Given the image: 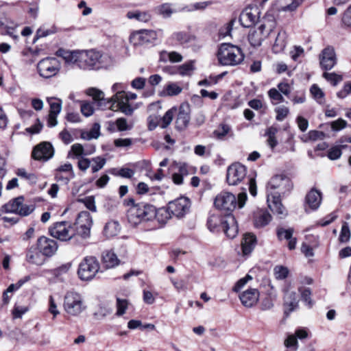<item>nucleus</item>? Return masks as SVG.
I'll use <instances>...</instances> for the list:
<instances>
[{
  "label": "nucleus",
  "mask_w": 351,
  "mask_h": 351,
  "mask_svg": "<svg viewBox=\"0 0 351 351\" xmlns=\"http://www.w3.org/2000/svg\"><path fill=\"white\" fill-rule=\"evenodd\" d=\"M306 203L311 209L316 210L322 202V193L316 189H311L306 195Z\"/></svg>",
  "instance_id": "obj_26"
},
{
  "label": "nucleus",
  "mask_w": 351,
  "mask_h": 351,
  "mask_svg": "<svg viewBox=\"0 0 351 351\" xmlns=\"http://www.w3.org/2000/svg\"><path fill=\"white\" fill-rule=\"evenodd\" d=\"M176 111V109L172 108L166 112L162 118V123L160 125L162 128H166L171 123Z\"/></svg>",
  "instance_id": "obj_43"
},
{
  "label": "nucleus",
  "mask_w": 351,
  "mask_h": 351,
  "mask_svg": "<svg viewBox=\"0 0 351 351\" xmlns=\"http://www.w3.org/2000/svg\"><path fill=\"white\" fill-rule=\"evenodd\" d=\"M285 345L287 348L293 349V351L298 350V340L294 335H289L285 341Z\"/></svg>",
  "instance_id": "obj_59"
},
{
  "label": "nucleus",
  "mask_w": 351,
  "mask_h": 351,
  "mask_svg": "<svg viewBox=\"0 0 351 351\" xmlns=\"http://www.w3.org/2000/svg\"><path fill=\"white\" fill-rule=\"evenodd\" d=\"M276 299H271V298H264L261 303V309L262 311H268L271 309L274 306V302Z\"/></svg>",
  "instance_id": "obj_55"
},
{
  "label": "nucleus",
  "mask_w": 351,
  "mask_h": 351,
  "mask_svg": "<svg viewBox=\"0 0 351 351\" xmlns=\"http://www.w3.org/2000/svg\"><path fill=\"white\" fill-rule=\"evenodd\" d=\"M171 37L180 44L189 43L191 40L190 35L184 32H175L172 34Z\"/></svg>",
  "instance_id": "obj_47"
},
{
  "label": "nucleus",
  "mask_w": 351,
  "mask_h": 351,
  "mask_svg": "<svg viewBox=\"0 0 351 351\" xmlns=\"http://www.w3.org/2000/svg\"><path fill=\"white\" fill-rule=\"evenodd\" d=\"M313 239V242L311 244H307L304 242L301 246V251L306 257H312L314 256L313 248L318 247V237L313 235H307L306 237V240Z\"/></svg>",
  "instance_id": "obj_31"
},
{
  "label": "nucleus",
  "mask_w": 351,
  "mask_h": 351,
  "mask_svg": "<svg viewBox=\"0 0 351 351\" xmlns=\"http://www.w3.org/2000/svg\"><path fill=\"white\" fill-rule=\"evenodd\" d=\"M39 249L35 247H31L26 253V260L31 264L41 265L44 263V258Z\"/></svg>",
  "instance_id": "obj_27"
},
{
  "label": "nucleus",
  "mask_w": 351,
  "mask_h": 351,
  "mask_svg": "<svg viewBox=\"0 0 351 351\" xmlns=\"http://www.w3.org/2000/svg\"><path fill=\"white\" fill-rule=\"evenodd\" d=\"M47 101L50 106V114H58L62 109V102L56 98H48Z\"/></svg>",
  "instance_id": "obj_40"
},
{
  "label": "nucleus",
  "mask_w": 351,
  "mask_h": 351,
  "mask_svg": "<svg viewBox=\"0 0 351 351\" xmlns=\"http://www.w3.org/2000/svg\"><path fill=\"white\" fill-rule=\"evenodd\" d=\"M299 291L301 294L302 300L306 303L309 307L313 306V302L311 299V291L309 288L301 287L299 289Z\"/></svg>",
  "instance_id": "obj_48"
},
{
  "label": "nucleus",
  "mask_w": 351,
  "mask_h": 351,
  "mask_svg": "<svg viewBox=\"0 0 351 351\" xmlns=\"http://www.w3.org/2000/svg\"><path fill=\"white\" fill-rule=\"evenodd\" d=\"M112 58L95 50L78 51L75 64L83 70H99L109 67Z\"/></svg>",
  "instance_id": "obj_3"
},
{
  "label": "nucleus",
  "mask_w": 351,
  "mask_h": 351,
  "mask_svg": "<svg viewBox=\"0 0 351 351\" xmlns=\"http://www.w3.org/2000/svg\"><path fill=\"white\" fill-rule=\"evenodd\" d=\"M247 168L240 162L230 165L227 169L226 180L229 185L235 186L246 178Z\"/></svg>",
  "instance_id": "obj_11"
},
{
  "label": "nucleus",
  "mask_w": 351,
  "mask_h": 351,
  "mask_svg": "<svg viewBox=\"0 0 351 351\" xmlns=\"http://www.w3.org/2000/svg\"><path fill=\"white\" fill-rule=\"evenodd\" d=\"M101 261L107 269L112 268L119 263L117 255L111 250H107L102 253Z\"/></svg>",
  "instance_id": "obj_29"
},
{
  "label": "nucleus",
  "mask_w": 351,
  "mask_h": 351,
  "mask_svg": "<svg viewBox=\"0 0 351 351\" xmlns=\"http://www.w3.org/2000/svg\"><path fill=\"white\" fill-rule=\"evenodd\" d=\"M126 16L130 19H136L139 22L148 23L152 20V16L149 11H130Z\"/></svg>",
  "instance_id": "obj_32"
},
{
  "label": "nucleus",
  "mask_w": 351,
  "mask_h": 351,
  "mask_svg": "<svg viewBox=\"0 0 351 351\" xmlns=\"http://www.w3.org/2000/svg\"><path fill=\"white\" fill-rule=\"evenodd\" d=\"M193 70V62H189L179 66L177 69V73L182 76L189 75Z\"/></svg>",
  "instance_id": "obj_45"
},
{
  "label": "nucleus",
  "mask_w": 351,
  "mask_h": 351,
  "mask_svg": "<svg viewBox=\"0 0 351 351\" xmlns=\"http://www.w3.org/2000/svg\"><path fill=\"white\" fill-rule=\"evenodd\" d=\"M269 32L265 31V25L261 24L258 28L252 29L248 34V40L254 47L261 45L262 42L268 36Z\"/></svg>",
  "instance_id": "obj_20"
},
{
  "label": "nucleus",
  "mask_w": 351,
  "mask_h": 351,
  "mask_svg": "<svg viewBox=\"0 0 351 351\" xmlns=\"http://www.w3.org/2000/svg\"><path fill=\"white\" fill-rule=\"evenodd\" d=\"M351 233L349 228L348 223L346 221L343 222L341 232L339 237V241L341 243H347L350 241Z\"/></svg>",
  "instance_id": "obj_39"
},
{
  "label": "nucleus",
  "mask_w": 351,
  "mask_h": 351,
  "mask_svg": "<svg viewBox=\"0 0 351 351\" xmlns=\"http://www.w3.org/2000/svg\"><path fill=\"white\" fill-rule=\"evenodd\" d=\"M322 76L334 86L342 80V76L335 73L324 72Z\"/></svg>",
  "instance_id": "obj_42"
},
{
  "label": "nucleus",
  "mask_w": 351,
  "mask_h": 351,
  "mask_svg": "<svg viewBox=\"0 0 351 351\" xmlns=\"http://www.w3.org/2000/svg\"><path fill=\"white\" fill-rule=\"evenodd\" d=\"M58 32V28L53 25L49 29H45L43 27L39 28L35 36V39H38L39 38L46 37L49 35L53 34Z\"/></svg>",
  "instance_id": "obj_44"
},
{
  "label": "nucleus",
  "mask_w": 351,
  "mask_h": 351,
  "mask_svg": "<svg viewBox=\"0 0 351 351\" xmlns=\"http://www.w3.org/2000/svg\"><path fill=\"white\" fill-rule=\"evenodd\" d=\"M247 200L246 192L240 193L238 195V199L236 196L230 192L221 191L215 198L214 205L217 209L224 212L226 217H232V212L237 206L241 208L244 206Z\"/></svg>",
  "instance_id": "obj_4"
},
{
  "label": "nucleus",
  "mask_w": 351,
  "mask_h": 351,
  "mask_svg": "<svg viewBox=\"0 0 351 351\" xmlns=\"http://www.w3.org/2000/svg\"><path fill=\"white\" fill-rule=\"evenodd\" d=\"M87 94L91 96L93 100L97 102L99 108L105 109L109 108L112 110H118L114 101V95L109 99L104 97V93L95 88H90L87 90Z\"/></svg>",
  "instance_id": "obj_14"
},
{
  "label": "nucleus",
  "mask_w": 351,
  "mask_h": 351,
  "mask_svg": "<svg viewBox=\"0 0 351 351\" xmlns=\"http://www.w3.org/2000/svg\"><path fill=\"white\" fill-rule=\"evenodd\" d=\"M190 109L189 105H181L176 120V127L178 130L186 128L190 121Z\"/></svg>",
  "instance_id": "obj_22"
},
{
  "label": "nucleus",
  "mask_w": 351,
  "mask_h": 351,
  "mask_svg": "<svg viewBox=\"0 0 351 351\" xmlns=\"http://www.w3.org/2000/svg\"><path fill=\"white\" fill-rule=\"evenodd\" d=\"M311 94L317 103L322 104L324 102V93L322 90L317 85L313 84L310 88Z\"/></svg>",
  "instance_id": "obj_38"
},
{
  "label": "nucleus",
  "mask_w": 351,
  "mask_h": 351,
  "mask_svg": "<svg viewBox=\"0 0 351 351\" xmlns=\"http://www.w3.org/2000/svg\"><path fill=\"white\" fill-rule=\"evenodd\" d=\"M268 185L272 189L278 190L276 194L271 193L267 195L269 207L273 213L277 215L279 218H284L287 216V212L281 203L280 195L290 192L293 188V184L289 177L280 174L272 177Z\"/></svg>",
  "instance_id": "obj_2"
},
{
  "label": "nucleus",
  "mask_w": 351,
  "mask_h": 351,
  "mask_svg": "<svg viewBox=\"0 0 351 351\" xmlns=\"http://www.w3.org/2000/svg\"><path fill=\"white\" fill-rule=\"evenodd\" d=\"M258 8L257 7H247L241 13L239 21L244 27H251L258 19Z\"/></svg>",
  "instance_id": "obj_18"
},
{
  "label": "nucleus",
  "mask_w": 351,
  "mask_h": 351,
  "mask_svg": "<svg viewBox=\"0 0 351 351\" xmlns=\"http://www.w3.org/2000/svg\"><path fill=\"white\" fill-rule=\"evenodd\" d=\"M61 68L60 62L56 58L48 57L39 61L37 65L39 75L44 78L56 75Z\"/></svg>",
  "instance_id": "obj_8"
},
{
  "label": "nucleus",
  "mask_w": 351,
  "mask_h": 351,
  "mask_svg": "<svg viewBox=\"0 0 351 351\" xmlns=\"http://www.w3.org/2000/svg\"><path fill=\"white\" fill-rule=\"evenodd\" d=\"M38 248L43 256L51 257L58 250L57 242L45 237H40L37 241Z\"/></svg>",
  "instance_id": "obj_19"
},
{
  "label": "nucleus",
  "mask_w": 351,
  "mask_h": 351,
  "mask_svg": "<svg viewBox=\"0 0 351 351\" xmlns=\"http://www.w3.org/2000/svg\"><path fill=\"white\" fill-rule=\"evenodd\" d=\"M271 219V215L265 210H260L254 217V226L256 228H262L267 225Z\"/></svg>",
  "instance_id": "obj_33"
},
{
  "label": "nucleus",
  "mask_w": 351,
  "mask_h": 351,
  "mask_svg": "<svg viewBox=\"0 0 351 351\" xmlns=\"http://www.w3.org/2000/svg\"><path fill=\"white\" fill-rule=\"evenodd\" d=\"M49 233L53 238L62 241H69L76 234L71 223L65 221L55 223L49 228Z\"/></svg>",
  "instance_id": "obj_9"
},
{
  "label": "nucleus",
  "mask_w": 351,
  "mask_h": 351,
  "mask_svg": "<svg viewBox=\"0 0 351 351\" xmlns=\"http://www.w3.org/2000/svg\"><path fill=\"white\" fill-rule=\"evenodd\" d=\"M287 34L284 31H280L276 38L274 45V49L279 51L281 50H283L287 45Z\"/></svg>",
  "instance_id": "obj_36"
},
{
  "label": "nucleus",
  "mask_w": 351,
  "mask_h": 351,
  "mask_svg": "<svg viewBox=\"0 0 351 351\" xmlns=\"http://www.w3.org/2000/svg\"><path fill=\"white\" fill-rule=\"evenodd\" d=\"M156 40V32L149 29L137 31L132 33L130 36V42L134 47L152 45Z\"/></svg>",
  "instance_id": "obj_10"
},
{
  "label": "nucleus",
  "mask_w": 351,
  "mask_h": 351,
  "mask_svg": "<svg viewBox=\"0 0 351 351\" xmlns=\"http://www.w3.org/2000/svg\"><path fill=\"white\" fill-rule=\"evenodd\" d=\"M226 221L225 217L219 214H210L207 219V227L210 232H219L222 230Z\"/></svg>",
  "instance_id": "obj_23"
},
{
  "label": "nucleus",
  "mask_w": 351,
  "mask_h": 351,
  "mask_svg": "<svg viewBox=\"0 0 351 351\" xmlns=\"http://www.w3.org/2000/svg\"><path fill=\"white\" fill-rule=\"evenodd\" d=\"M78 51H69L62 49H60L57 51L56 55L62 57L65 60L66 62L75 64Z\"/></svg>",
  "instance_id": "obj_34"
},
{
  "label": "nucleus",
  "mask_w": 351,
  "mask_h": 351,
  "mask_svg": "<svg viewBox=\"0 0 351 351\" xmlns=\"http://www.w3.org/2000/svg\"><path fill=\"white\" fill-rule=\"evenodd\" d=\"M137 95L133 93H125L124 91H118L114 94V101L117 102V110L124 113L125 115H132L134 109L129 104L130 100H134Z\"/></svg>",
  "instance_id": "obj_13"
},
{
  "label": "nucleus",
  "mask_w": 351,
  "mask_h": 351,
  "mask_svg": "<svg viewBox=\"0 0 351 351\" xmlns=\"http://www.w3.org/2000/svg\"><path fill=\"white\" fill-rule=\"evenodd\" d=\"M86 308L81 295L76 292L66 293L64 298V308L68 314L78 316Z\"/></svg>",
  "instance_id": "obj_7"
},
{
  "label": "nucleus",
  "mask_w": 351,
  "mask_h": 351,
  "mask_svg": "<svg viewBox=\"0 0 351 351\" xmlns=\"http://www.w3.org/2000/svg\"><path fill=\"white\" fill-rule=\"evenodd\" d=\"M182 88L176 83H169L167 85L164 93L167 96H174L180 94Z\"/></svg>",
  "instance_id": "obj_41"
},
{
  "label": "nucleus",
  "mask_w": 351,
  "mask_h": 351,
  "mask_svg": "<svg viewBox=\"0 0 351 351\" xmlns=\"http://www.w3.org/2000/svg\"><path fill=\"white\" fill-rule=\"evenodd\" d=\"M146 80L144 77H138L134 79L131 82L133 88L141 90L145 87Z\"/></svg>",
  "instance_id": "obj_62"
},
{
  "label": "nucleus",
  "mask_w": 351,
  "mask_h": 351,
  "mask_svg": "<svg viewBox=\"0 0 351 351\" xmlns=\"http://www.w3.org/2000/svg\"><path fill=\"white\" fill-rule=\"evenodd\" d=\"M100 271V264L95 256H87L79 263L77 274L82 281H90Z\"/></svg>",
  "instance_id": "obj_6"
},
{
  "label": "nucleus",
  "mask_w": 351,
  "mask_h": 351,
  "mask_svg": "<svg viewBox=\"0 0 351 351\" xmlns=\"http://www.w3.org/2000/svg\"><path fill=\"white\" fill-rule=\"evenodd\" d=\"M76 234L83 239H87L90 235V228L93 225V219L88 211L80 212L75 221Z\"/></svg>",
  "instance_id": "obj_12"
},
{
  "label": "nucleus",
  "mask_w": 351,
  "mask_h": 351,
  "mask_svg": "<svg viewBox=\"0 0 351 351\" xmlns=\"http://www.w3.org/2000/svg\"><path fill=\"white\" fill-rule=\"evenodd\" d=\"M79 202L84 204L85 206L92 212H96V206L93 196L86 197L84 199H79Z\"/></svg>",
  "instance_id": "obj_53"
},
{
  "label": "nucleus",
  "mask_w": 351,
  "mask_h": 351,
  "mask_svg": "<svg viewBox=\"0 0 351 351\" xmlns=\"http://www.w3.org/2000/svg\"><path fill=\"white\" fill-rule=\"evenodd\" d=\"M252 279V277L250 275L247 274L244 278H241L237 281L232 290L234 292H239L247 284V282Z\"/></svg>",
  "instance_id": "obj_56"
},
{
  "label": "nucleus",
  "mask_w": 351,
  "mask_h": 351,
  "mask_svg": "<svg viewBox=\"0 0 351 351\" xmlns=\"http://www.w3.org/2000/svg\"><path fill=\"white\" fill-rule=\"evenodd\" d=\"M92 161L94 162V164L91 167L93 173H96L100 169H101L106 162L104 158H101L100 156L93 158L92 159Z\"/></svg>",
  "instance_id": "obj_50"
},
{
  "label": "nucleus",
  "mask_w": 351,
  "mask_h": 351,
  "mask_svg": "<svg viewBox=\"0 0 351 351\" xmlns=\"http://www.w3.org/2000/svg\"><path fill=\"white\" fill-rule=\"evenodd\" d=\"M268 95L271 99L275 101L276 104L282 102L284 101V98L280 94V93L276 88H271L268 91Z\"/></svg>",
  "instance_id": "obj_58"
},
{
  "label": "nucleus",
  "mask_w": 351,
  "mask_h": 351,
  "mask_svg": "<svg viewBox=\"0 0 351 351\" xmlns=\"http://www.w3.org/2000/svg\"><path fill=\"white\" fill-rule=\"evenodd\" d=\"M123 206L128 207L127 210V219L128 223L132 226L157 220L159 223H165L171 217V213L169 209L156 208L152 204L140 202L136 203L134 198L125 199L123 202Z\"/></svg>",
  "instance_id": "obj_1"
},
{
  "label": "nucleus",
  "mask_w": 351,
  "mask_h": 351,
  "mask_svg": "<svg viewBox=\"0 0 351 351\" xmlns=\"http://www.w3.org/2000/svg\"><path fill=\"white\" fill-rule=\"evenodd\" d=\"M298 306V299L294 291H287L284 298V313L288 315Z\"/></svg>",
  "instance_id": "obj_24"
},
{
  "label": "nucleus",
  "mask_w": 351,
  "mask_h": 351,
  "mask_svg": "<svg viewBox=\"0 0 351 351\" xmlns=\"http://www.w3.org/2000/svg\"><path fill=\"white\" fill-rule=\"evenodd\" d=\"M234 23L235 19H232L228 23H226L223 27L220 29V35H221L223 37L230 36Z\"/></svg>",
  "instance_id": "obj_57"
},
{
  "label": "nucleus",
  "mask_w": 351,
  "mask_h": 351,
  "mask_svg": "<svg viewBox=\"0 0 351 351\" xmlns=\"http://www.w3.org/2000/svg\"><path fill=\"white\" fill-rule=\"evenodd\" d=\"M256 243V237L250 233L245 234L241 243L244 255H249L254 248Z\"/></svg>",
  "instance_id": "obj_28"
},
{
  "label": "nucleus",
  "mask_w": 351,
  "mask_h": 351,
  "mask_svg": "<svg viewBox=\"0 0 351 351\" xmlns=\"http://www.w3.org/2000/svg\"><path fill=\"white\" fill-rule=\"evenodd\" d=\"M168 206L172 215L182 218L189 212L190 202L187 198L180 197L170 202Z\"/></svg>",
  "instance_id": "obj_15"
},
{
  "label": "nucleus",
  "mask_w": 351,
  "mask_h": 351,
  "mask_svg": "<svg viewBox=\"0 0 351 351\" xmlns=\"http://www.w3.org/2000/svg\"><path fill=\"white\" fill-rule=\"evenodd\" d=\"M94 108L92 105L88 102H82L81 104V112L85 117H89L93 114Z\"/></svg>",
  "instance_id": "obj_61"
},
{
  "label": "nucleus",
  "mask_w": 351,
  "mask_h": 351,
  "mask_svg": "<svg viewBox=\"0 0 351 351\" xmlns=\"http://www.w3.org/2000/svg\"><path fill=\"white\" fill-rule=\"evenodd\" d=\"M230 130V128L226 124H221L213 132L214 136L218 139H222Z\"/></svg>",
  "instance_id": "obj_49"
},
{
  "label": "nucleus",
  "mask_w": 351,
  "mask_h": 351,
  "mask_svg": "<svg viewBox=\"0 0 351 351\" xmlns=\"http://www.w3.org/2000/svg\"><path fill=\"white\" fill-rule=\"evenodd\" d=\"M35 209V206L33 204L27 205L23 204V202H21L19 206V209L18 211V215L21 216H27L31 214L34 210Z\"/></svg>",
  "instance_id": "obj_51"
},
{
  "label": "nucleus",
  "mask_w": 351,
  "mask_h": 351,
  "mask_svg": "<svg viewBox=\"0 0 351 351\" xmlns=\"http://www.w3.org/2000/svg\"><path fill=\"white\" fill-rule=\"evenodd\" d=\"M259 291L256 289H249L239 295V299L243 306L247 308L252 307L258 301Z\"/></svg>",
  "instance_id": "obj_21"
},
{
  "label": "nucleus",
  "mask_w": 351,
  "mask_h": 351,
  "mask_svg": "<svg viewBox=\"0 0 351 351\" xmlns=\"http://www.w3.org/2000/svg\"><path fill=\"white\" fill-rule=\"evenodd\" d=\"M117 315L118 316H121L123 315L125 312V310L128 308V301L125 299H117Z\"/></svg>",
  "instance_id": "obj_54"
},
{
  "label": "nucleus",
  "mask_w": 351,
  "mask_h": 351,
  "mask_svg": "<svg viewBox=\"0 0 351 351\" xmlns=\"http://www.w3.org/2000/svg\"><path fill=\"white\" fill-rule=\"evenodd\" d=\"M319 64L322 69L331 70L337 64V57L332 47L324 48L319 54Z\"/></svg>",
  "instance_id": "obj_17"
},
{
  "label": "nucleus",
  "mask_w": 351,
  "mask_h": 351,
  "mask_svg": "<svg viewBox=\"0 0 351 351\" xmlns=\"http://www.w3.org/2000/svg\"><path fill=\"white\" fill-rule=\"evenodd\" d=\"M274 272L276 279L283 280L287 277L289 269L286 267L278 265L274 267Z\"/></svg>",
  "instance_id": "obj_46"
},
{
  "label": "nucleus",
  "mask_w": 351,
  "mask_h": 351,
  "mask_svg": "<svg viewBox=\"0 0 351 351\" xmlns=\"http://www.w3.org/2000/svg\"><path fill=\"white\" fill-rule=\"evenodd\" d=\"M54 154L52 145L49 142H43L37 145L32 151V158L37 160L47 161Z\"/></svg>",
  "instance_id": "obj_16"
},
{
  "label": "nucleus",
  "mask_w": 351,
  "mask_h": 351,
  "mask_svg": "<svg viewBox=\"0 0 351 351\" xmlns=\"http://www.w3.org/2000/svg\"><path fill=\"white\" fill-rule=\"evenodd\" d=\"M154 12L158 16H162L163 19L171 18V16L179 12L175 5L169 3H164L154 8Z\"/></svg>",
  "instance_id": "obj_25"
},
{
  "label": "nucleus",
  "mask_w": 351,
  "mask_h": 351,
  "mask_svg": "<svg viewBox=\"0 0 351 351\" xmlns=\"http://www.w3.org/2000/svg\"><path fill=\"white\" fill-rule=\"evenodd\" d=\"M341 21L344 25L351 27V5L345 10Z\"/></svg>",
  "instance_id": "obj_63"
},
{
  "label": "nucleus",
  "mask_w": 351,
  "mask_h": 351,
  "mask_svg": "<svg viewBox=\"0 0 351 351\" xmlns=\"http://www.w3.org/2000/svg\"><path fill=\"white\" fill-rule=\"evenodd\" d=\"M95 150V147H92L88 150H85L84 147L80 143L73 144L71 146V151L76 156H82V155H90Z\"/></svg>",
  "instance_id": "obj_37"
},
{
  "label": "nucleus",
  "mask_w": 351,
  "mask_h": 351,
  "mask_svg": "<svg viewBox=\"0 0 351 351\" xmlns=\"http://www.w3.org/2000/svg\"><path fill=\"white\" fill-rule=\"evenodd\" d=\"M341 154H342V152H341V149L340 147L335 146V147L330 148L328 150V157L330 160H337V159L341 157Z\"/></svg>",
  "instance_id": "obj_60"
},
{
  "label": "nucleus",
  "mask_w": 351,
  "mask_h": 351,
  "mask_svg": "<svg viewBox=\"0 0 351 351\" xmlns=\"http://www.w3.org/2000/svg\"><path fill=\"white\" fill-rule=\"evenodd\" d=\"M230 221H226L222 228V231L229 239H234L238 233V227L234 217H228Z\"/></svg>",
  "instance_id": "obj_30"
},
{
  "label": "nucleus",
  "mask_w": 351,
  "mask_h": 351,
  "mask_svg": "<svg viewBox=\"0 0 351 351\" xmlns=\"http://www.w3.org/2000/svg\"><path fill=\"white\" fill-rule=\"evenodd\" d=\"M351 93V83L347 82L344 84L342 90L337 93V96L340 99L345 98L347 95Z\"/></svg>",
  "instance_id": "obj_64"
},
{
  "label": "nucleus",
  "mask_w": 351,
  "mask_h": 351,
  "mask_svg": "<svg viewBox=\"0 0 351 351\" xmlns=\"http://www.w3.org/2000/svg\"><path fill=\"white\" fill-rule=\"evenodd\" d=\"M217 58L222 66H235L244 60L245 55L241 49L230 43H222L219 47Z\"/></svg>",
  "instance_id": "obj_5"
},
{
  "label": "nucleus",
  "mask_w": 351,
  "mask_h": 351,
  "mask_svg": "<svg viewBox=\"0 0 351 351\" xmlns=\"http://www.w3.org/2000/svg\"><path fill=\"white\" fill-rule=\"evenodd\" d=\"M293 228L285 229L283 228H280L277 230V236L280 240L284 238L289 241L293 237Z\"/></svg>",
  "instance_id": "obj_52"
},
{
  "label": "nucleus",
  "mask_w": 351,
  "mask_h": 351,
  "mask_svg": "<svg viewBox=\"0 0 351 351\" xmlns=\"http://www.w3.org/2000/svg\"><path fill=\"white\" fill-rule=\"evenodd\" d=\"M119 231V224L117 221L108 222L104 228V234L108 237H112L117 234Z\"/></svg>",
  "instance_id": "obj_35"
}]
</instances>
